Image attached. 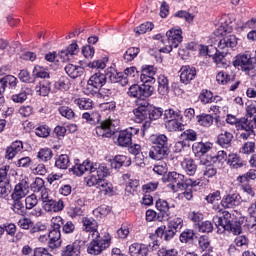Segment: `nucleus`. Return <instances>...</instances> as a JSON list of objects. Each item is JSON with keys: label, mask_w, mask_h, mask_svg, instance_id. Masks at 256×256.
Returning <instances> with one entry per match:
<instances>
[{"label": "nucleus", "mask_w": 256, "mask_h": 256, "mask_svg": "<svg viewBox=\"0 0 256 256\" xmlns=\"http://www.w3.org/2000/svg\"><path fill=\"white\" fill-rule=\"evenodd\" d=\"M71 171L78 177L83 176V174L89 171L90 175L85 178L87 187H96V189H99L104 195L113 193V185L105 181V177H109L110 175L107 165L85 160L83 163L73 166Z\"/></svg>", "instance_id": "nucleus-1"}, {"label": "nucleus", "mask_w": 256, "mask_h": 256, "mask_svg": "<svg viewBox=\"0 0 256 256\" xmlns=\"http://www.w3.org/2000/svg\"><path fill=\"white\" fill-rule=\"evenodd\" d=\"M152 146L149 150V157L154 161H161L169 157V138L165 134H154L150 136Z\"/></svg>", "instance_id": "nucleus-2"}, {"label": "nucleus", "mask_w": 256, "mask_h": 256, "mask_svg": "<svg viewBox=\"0 0 256 256\" xmlns=\"http://www.w3.org/2000/svg\"><path fill=\"white\" fill-rule=\"evenodd\" d=\"M212 221L217 227L219 235H223L225 231H229L234 235H241V226L233 224V215L229 211L222 212V216H214Z\"/></svg>", "instance_id": "nucleus-3"}, {"label": "nucleus", "mask_w": 256, "mask_h": 256, "mask_svg": "<svg viewBox=\"0 0 256 256\" xmlns=\"http://www.w3.org/2000/svg\"><path fill=\"white\" fill-rule=\"evenodd\" d=\"M105 83H107V76L103 73H95L90 76L89 80L87 81V85L84 87L85 95H92L95 97L99 93V89L104 87Z\"/></svg>", "instance_id": "nucleus-4"}, {"label": "nucleus", "mask_w": 256, "mask_h": 256, "mask_svg": "<svg viewBox=\"0 0 256 256\" xmlns=\"http://www.w3.org/2000/svg\"><path fill=\"white\" fill-rule=\"evenodd\" d=\"M90 237L92 241L90 242L87 249L90 255H100V253H103L105 249H109V246L111 245V237H109V235L101 237V234H98V237Z\"/></svg>", "instance_id": "nucleus-5"}, {"label": "nucleus", "mask_w": 256, "mask_h": 256, "mask_svg": "<svg viewBox=\"0 0 256 256\" xmlns=\"http://www.w3.org/2000/svg\"><path fill=\"white\" fill-rule=\"evenodd\" d=\"M90 237L92 241L90 242L87 249L90 255H100V253H103L105 249H109V246L111 245V237H109V235L101 237V234H98V237Z\"/></svg>", "instance_id": "nucleus-6"}, {"label": "nucleus", "mask_w": 256, "mask_h": 256, "mask_svg": "<svg viewBox=\"0 0 256 256\" xmlns=\"http://www.w3.org/2000/svg\"><path fill=\"white\" fill-rule=\"evenodd\" d=\"M233 65L234 67H238L241 71L248 73V71L255 69L256 57H253L249 52L238 54L233 61Z\"/></svg>", "instance_id": "nucleus-7"}, {"label": "nucleus", "mask_w": 256, "mask_h": 256, "mask_svg": "<svg viewBox=\"0 0 256 256\" xmlns=\"http://www.w3.org/2000/svg\"><path fill=\"white\" fill-rule=\"evenodd\" d=\"M168 39V46L160 49L161 53H171L173 49H177L179 44L183 41V31L181 29L172 28L166 32Z\"/></svg>", "instance_id": "nucleus-8"}, {"label": "nucleus", "mask_w": 256, "mask_h": 256, "mask_svg": "<svg viewBox=\"0 0 256 256\" xmlns=\"http://www.w3.org/2000/svg\"><path fill=\"white\" fill-rule=\"evenodd\" d=\"M43 208L48 212L57 213L59 211H63L65 205L63 204V200L55 201L53 198L49 197V194L44 192L41 196Z\"/></svg>", "instance_id": "nucleus-9"}, {"label": "nucleus", "mask_w": 256, "mask_h": 256, "mask_svg": "<svg viewBox=\"0 0 256 256\" xmlns=\"http://www.w3.org/2000/svg\"><path fill=\"white\" fill-rule=\"evenodd\" d=\"M242 127L251 131V129H256V107L250 104L246 108V116L241 118Z\"/></svg>", "instance_id": "nucleus-10"}, {"label": "nucleus", "mask_w": 256, "mask_h": 256, "mask_svg": "<svg viewBox=\"0 0 256 256\" xmlns=\"http://www.w3.org/2000/svg\"><path fill=\"white\" fill-rule=\"evenodd\" d=\"M168 187L176 193V191H179V189H185V175L179 174L177 172H170L168 174Z\"/></svg>", "instance_id": "nucleus-11"}, {"label": "nucleus", "mask_w": 256, "mask_h": 256, "mask_svg": "<svg viewBox=\"0 0 256 256\" xmlns=\"http://www.w3.org/2000/svg\"><path fill=\"white\" fill-rule=\"evenodd\" d=\"M117 131V128H115V124H113V121L106 120L101 123L100 126H97L95 129L96 135L98 137H106L110 138L115 135V132Z\"/></svg>", "instance_id": "nucleus-12"}, {"label": "nucleus", "mask_w": 256, "mask_h": 256, "mask_svg": "<svg viewBox=\"0 0 256 256\" xmlns=\"http://www.w3.org/2000/svg\"><path fill=\"white\" fill-rule=\"evenodd\" d=\"M27 195H29V182H27V180H22L15 185L11 198L24 199Z\"/></svg>", "instance_id": "nucleus-13"}, {"label": "nucleus", "mask_w": 256, "mask_h": 256, "mask_svg": "<svg viewBox=\"0 0 256 256\" xmlns=\"http://www.w3.org/2000/svg\"><path fill=\"white\" fill-rule=\"evenodd\" d=\"M156 209L159 211L158 219L159 221H169V216L171 211L169 210V203L166 200L158 199L156 201Z\"/></svg>", "instance_id": "nucleus-14"}, {"label": "nucleus", "mask_w": 256, "mask_h": 256, "mask_svg": "<svg viewBox=\"0 0 256 256\" xmlns=\"http://www.w3.org/2000/svg\"><path fill=\"white\" fill-rule=\"evenodd\" d=\"M79 53V45H77V42H73L70 44L66 49L61 50L59 52V57L61 63H67L73 55H77Z\"/></svg>", "instance_id": "nucleus-15"}, {"label": "nucleus", "mask_w": 256, "mask_h": 256, "mask_svg": "<svg viewBox=\"0 0 256 256\" xmlns=\"http://www.w3.org/2000/svg\"><path fill=\"white\" fill-rule=\"evenodd\" d=\"M84 230H86L87 233H90V237H99V224L97 221L93 218L84 217L82 219Z\"/></svg>", "instance_id": "nucleus-16"}, {"label": "nucleus", "mask_w": 256, "mask_h": 256, "mask_svg": "<svg viewBox=\"0 0 256 256\" xmlns=\"http://www.w3.org/2000/svg\"><path fill=\"white\" fill-rule=\"evenodd\" d=\"M148 121L144 122L142 125V130L147 131L149 127H151V122L152 121H157L163 115V110L161 108H155L153 106H150L148 108Z\"/></svg>", "instance_id": "nucleus-17"}, {"label": "nucleus", "mask_w": 256, "mask_h": 256, "mask_svg": "<svg viewBox=\"0 0 256 256\" xmlns=\"http://www.w3.org/2000/svg\"><path fill=\"white\" fill-rule=\"evenodd\" d=\"M197 75V70L191 66H182L180 69V80L181 83H189L193 81Z\"/></svg>", "instance_id": "nucleus-18"}, {"label": "nucleus", "mask_w": 256, "mask_h": 256, "mask_svg": "<svg viewBox=\"0 0 256 256\" xmlns=\"http://www.w3.org/2000/svg\"><path fill=\"white\" fill-rule=\"evenodd\" d=\"M81 255V241L76 240L72 244L62 249V256H79Z\"/></svg>", "instance_id": "nucleus-19"}, {"label": "nucleus", "mask_w": 256, "mask_h": 256, "mask_svg": "<svg viewBox=\"0 0 256 256\" xmlns=\"http://www.w3.org/2000/svg\"><path fill=\"white\" fill-rule=\"evenodd\" d=\"M233 47H237V37L235 35L225 36L218 43V49L221 51H227V49H233Z\"/></svg>", "instance_id": "nucleus-20"}, {"label": "nucleus", "mask_w": 256, "mask_h": 256, "mask_svg": "<svg viewBox=\"0 0 256 256\" xmlns=\"http://www.w3.org/2000/svg\"><path fill=\"white\" fill-rule=\"evenodd\" d=\"M212 147H213V144L209 142H206V143L197 142L193 144L192 151L196 155V157H203L205 153H208L209 151H211Z\"/></svg>", "instance_id": "nucleus-21"}, {"label": "nucleus", "mask_w": 256, "mask_h": 256, "mask_svg": "<svg viewBox=\"0 0 256 256\" xmlns=\"http://www.w3.org/2000/svg\"><path fill=\"white\" fill-rule=\"evenodd\" d=\"M21 151H23V142L15 141L7 147L5 158L9 160L14 159L15 155H17V153H21Z\"/></svg>", "instance_id": "nucleus-22"}, {"label": "nucleus", "mask_w": 256, "mask_h": 256, "mask_svg": "<svg viewBox=\"0 0 256 256\" xmlns=\"http://www.w3.org/2000/svg\"><path fill=\"white\" fill-rule=\"evenodd\" d=\"M130 256H147L149 249L145 244L134 243L129 247Z\"/></svg>", "instance_id": "nucleus-23"}, {"label": "nucleus", "mask_w": 256, "mask_h": 256, "mask_svg": "<svg viewBox=\"0 0 256 256\" xmlns=\"http://www.w3.org/2000/svg\"><path fill=\"white\" fill-rule=\"evenodd\" d=\"M200 165H202V169H203V175L204 177H215V175H217V168H215V166H213V164H211V162H209V160H205V159H201L200 160Z\"/></svg>", "instance_id": "nucleus-24"}, {"label": "nucleus", "mask_w": 256, "mask_h": 256, "mask_svg": "<svg viewBox=\"0 0 256 256\" xmlns=\"http://www.w3.org/2000/svg\"><path fill=\"white\" fill-rule=\"evenodd\" d=\"M131 165V158L125 155L115 156L113 161L111 162V166L114 169H121V167H129Z\"/></svg>", "instance_id": "nucleus-25"}, {"label": "nucleus", "mask_w": 256, "mask_h": 256, "mask_svg": "<svg viewBox=\"0 0 256 256\" xmlns=\"http://www.w3.org/2000/svg\"><path fill=\"white\" fill-rule=\"evenodd\" d=\"M51 83L46 80H41L36 86H35V92L37 95H40L41 97H47L49 93L51 92Z\"/></svg>", "instance_id": "nucleus-26"}, {"label": "nucleus", "mask_w": 256, "mask_h": 256, "mask_svg": "<svg viewBox=\"0 0 256 256\" xmlns=\"http://www.w3.org/2000/svg\"><path fill=\"white\" fill-rule=\"evenodd\" d=\"M2 81L4 82V85L9 88L11 93H16L19 89V86L17 85L19 80L13 75H7L3 77Z\"/></svg>", "instance_id": "nucleus-27"}, {"label": "nucleus", "mask_w": 256, "mask_h": 256, "mask_svg": "<svg viewBox=\"0 0 256 256\" xmlns=\"http://www.w3.org/2000/svg\"><path fill=\"white\" fill-rule=\"evenodd\" d=\"M132 137L133 132H129V130H123L119 132L118 145H120V147H127L131 145Z\"/></svg>", "instance_id": "nucleus-28"}, {"label": "nucleus", "mask_w": 256, "mask_h": 256, "mask_svg": "<svg viewBox=\"0 0 256 256\" xmlns=\"http://www.w3.org/2000/svg\"><path fill=\"white\" fill-rule=\"evenodd\" d=\"M181 167L187 173V175H195L197 173V164L193 159H184L181 162Z\"/></svg>", "instance_id": "nucleus-29"}, {"label": "nucleus", "mask_w": 256, "mask_h": 256, "mask_svg": "<svg viewBox=\"0 0 256 256\" xmlns=\"http://www.w3.org/2000/svg\"><path fill=\"white\" fill-rule=\"evenodd\" d=\"M48 247L50 249H59L61 247V232H49Z\"/></svg>", "instance_id": "nucleus-30"}, {"label": "nucleus", "mask_w": 256, "mask_h": 256, "mask_svg": "<svg viewBox=\"0 0 256 256\" xmlns=\"http://www.w3.org/2000/svg\"><path fill=\"white\" fill-rule=\"evenodd\" d=\"M65 71L72 79H77V77H81V75H83V67L75 66L73 64L66 65Z\"/></svg>", "instance_id": "nucleus-31"}, {"label": "nucleus", "mask_w": 256, "mask_h": 256, "mask_svg": "<svg viewBox=\"0 0 256 256\" xmlns=\"http://www.w3.org/2000/svg\"><path fill=\"white\" fill-rule=\"evenodd\" d=\"M231 141H233V134L230 132L225 131L218 136V144L225 149L231 147Z\"/></svg>", "instance_id": "nucleus-32"}, {"label": "nucleus", "mask_w": 256, "mask_h": 256, "mask_svg": "<svg viewBox=\"0 0 256 256\" xmlns=\"http://www.w3.org/2000/svg\"><path fill=\"white\" fill-rule=\"evenodd\" d=\"M196 121L201 127H211L213 125V121H215V118H213L212 115L202 113L198 116H196Z\"/></svg>", "instance_id": "nucleus-33"}, {"label": "nucleus", "mask_w": 256, "mask_h": 256, "mask_svg": "<svg viewBox=\"0 0 256 256\" xmlns=\"http://www.w3.org/2000/svg\"><path fill=\"white\" fill-rule=\"evenodd\" d=\"M166 128L168 131H185V125L179 120V118H176L174 120H167L166 121Z\"/></svg>", "instance_id": "nucleus-34"}, {"label": "nucleus", "mask_w": 256, "mask_h": 256, "mask_svg": "<svg viewBox=\"0 0 256 256\" xmlns=\"http://www.w3.org/2000/svg\"><path fill=\"white\" fill-rule=\"evenodd\" d=\"M158 93L160 95H167L169 93V80L165 75L158 77Z\"/></svg>", "instance_id": "nucleus-35"}, {"label": "nucleus", "mask_w": 256, "mask_h": 256, "mask_svg": "<svg viewBox=\"0 0 256 256\" xmlns=\"http://www.w3.org/2000/svg\"><path fill=\"white\" fill-rule=\"evenodd\" d=\"M227 53H229V50H222L219 51L217 50L213 59H214V63H216V65H218V67H228L229 65L227 64V61H225V55H227Z\"/></svg>", "instance_id": "nucleus-36"}, {"label": "nucleus", "mask_w": 256, "mask_h": 256, "mask_svg": "<svg viewBox=\"0 0 256 256\" xmlns=\"http://www.w3.org/2000/svg\"><path fill=\"white\" fill-rule=\"evenodd\" d=\"M216 81L220 85H227V83L231 81H235V74L233 73L229 74L225 71H221L216 75Z\"/></svg>", "instance_id": "nucleus-37"}, {"label": "nucleus", "mask_w": 256, "mask_h": 256, "mask_svg": "<svg viewBox=\"0 0 256 256\" xmlns=\"http://www.w3.org/2000/svg\"><path fill=\"white\" fill-rule=\"evenodd\" d=\"M135 123H146L149 119L148 111L143 108H136L133 111Z\"/></svg>", "instance_id": "nucleus-38"}, {"label": "nucleus", "mask_w": 256, "mask_h": 256, "mask_svg": "<svg viewBox=\"0 0 256 256\" xmlns=\"http://www.w3.org/2000/svg\"><path fill=\"white\" fill-rule=\"evenodd\" d=\"M237 195H227L224 197L221 201L222 206H224L226 209H233V207L237 206Z\"/></svg>", "instance_id": "nucleus-39"}, {"label": "nucleus", "mask_w": 256, "mask_h": 256, "mask_svg": "<svg viewBox=\"0 0 256 256\" xmlns=\"http://www.w3.org/2000/svg\"><path fill=\"white\" fill-rule=\"evenodd\" d=\"M63 218L56 216L51 219V230L50 233H61V227H63Z\"/></svg>", "instance_id": "nucleus-40"}, {"label": "nucleus", "mask_w": 256, "mask_h": 256, "mask_svg": "<svg viewBox=\"0 0 256 256\" xmlns=\"http://www.w3.org/2000/svg\"><path fill=\"white\" fill-rule=\"evenodd\" d=\"M75 105H77V107H79V109L82 110H89V109H93V101H91V99H87V98H78L74 100Z\"/></svg>", "instance_id": "nucleus-41"}, {"label": "nucleus", "mask_w": 256, "mask_h": 256, "mask_svg": "<svg viewBox=\"0 0 256 256\" xmlns=\"http://www.w3.org/2000/svg\"><path fill=\"white\" fill-rule=\"evenodd\" d=\"M22 198H12L13 205L12 209L17 215H25V205H23Z\"/></svg>", "instance_id": "nucleus-42"}, {"label": "nucleus", "mask_w": 256, "mask_h": 256, "mask_svg": "<svg viewBox=\"0 0 256 256\" xmlns=\"http://www.w3.org/2000/svg\"><path fill=\"white\" fill-rule=\"evenodd\" d=\"M155 25L151 22H146L144 24H141L140 26L136 27L134 29V32L136 35H145V33H149V31H153V28Z\"/></svg>", "instance_id": "nucleus-43"}, {"label": "nucleus", "mask_w": 256, "mask_h": 256, "mask_svg": "<svg viewBox=\"0 0 256 256\" xmlns=\"http://www.w3.org/2000/svg\"><path fill=\"white\" fill-rule=\"evenodd\" d=\"M54 87L59 91H68L69 87H71V82L69 81V78L62 77L55 82Z\"/></svg>", "instance_id": "nucleus-44"}, {"label": "nucleus", "mask_w": 256, "mask_h": 256, "mask_svg": "<svg viewBox=\"0 0 256 256\" xmlns=\"http://www.w3.org/2000/svg\"><path fill=\"white\" fill-rule=\"evenodd\" d=\"M153 83H143L140 85V94L141 97H151L153 95V92L155 91V88L152 86Z\"/></svg>", "instance_id": "nucleus-45"}, {"label": "nucleus", "mask_w": 256, "mask_h": 256, "mask_svg": "<svg viewBox=\"0 0 256 256\" xmlns=\"http://www.w3.org/2000/svg\"><path fill=\"white\" fill-rule=\"evenodd\" d=\"M168 229H172L174 232L178 233L183 229V218H174L168 222Z\"/></svg>", "instance_id": "nucleus-46"}, {"label": "nucleus", "mask_w": 256, "mask_h": 256, "mask_svg": "<svg viewBox=\"0 0 256 256\" xmlns=\"http://www.w3.org/2000/svg\"><path fill=\"white\" fill-rule=\"evenodd\" d=\"M227 161L230 164V167H233V169H239L244 165L243 161L239 158V156H237V154L228 155Z\"/></svg>", "instance_id": "nucleus-47"}, {"label": "nucleus", "mask_w": 256, "mask_h": 256, "mask_svg": "<svg viewBox=\"0 0 256 256\" xmlns=\"http://www.w3.org/2000/svg\"><path fill=\"white\" fill-rule=\"evenodd\" d=\"M69 163V156L67 154H62L56 160L55 166L58 169H67L69 167Z\"/></svg>", "instance_id": "nucleus-48"}, {"label": "nucleus", "mask_w": 256, "mask_h": 256, "mask_svg": "<svg viewBox=\"0 0 256 256\" xmlns=\"http://www.w3.org/2000/svg\"><path fill=\"white\" fill-rule=\"evenodd\" d=\"M82 119H85V121H87V123L90 125H95V123H99L101 116L99 113L90 114L89 112H85L82 114Z\"/></svg>", "instance_id": "nucleus-49"}, {"label": "nucleus", "mask_w": 256, "mask_h": 256, "mask_svg": "<svg viewBox=\"0 0 256 256\" xmlns=\"http://www.w3.org/2000/svg\"><path fill=\"white\" fill-rule=\"evenodd\" d=\"M32 189H34V192L39 193L41 191V196L43 193H47V190L45 189V181L41 178H36L34 183L32 184Z\"/></svg>", "instance_id": "nucleus-50"}, {"label": "nucleus", "mask_w": 256, "mask_h": 256, "mask_svg": "<svg viewBox=\"0 0 256 256\" xmlns=\"http://www.w3.org/2000/svg\"><path fill=\"white\" fill-rule=\"evenodd\" d=\"M33 73L36 77L40 79H49V71H47V69L43 66H35Z\"/></svg>", "instance_id": "nucleus-51"}, {"label": "nucleus", "mask_w": 256, "mask_h": 256, "mask_svg": "<svg viewBox=\"0 0 256 256\" xmlns=\"http://www.w3.org/2000/svg\"><path fill=\"white\" fill-rule=\"evenodd\" d=\"M38 159H41V161H51L53 159V151L49 148H42L38 152Z\"/></svg>", "instance_id": "nucleus-52"}, {"label": "nucleus", "mask_w": 256, "mask_h": 256, "mask_svg": "<svg viewBox=\"0 0 256 256\" xmlns=\"http://www.w3.org/2000/svg\"><path fill=\"white\" fill-rule=\"evenodd\" d=\"M195 237V232L191 229H186L180 234L181 243H189V241H193Z\"/></svg>", "instance_id": "nucleus-53"}, {"label": "nucleus", "mask_w": 256, "mask_h": 256, "mask_svg": "<svg viewBox=\"0 0 256 256\" xmlns=\"http://www.w3.org/2000/svg\"><path fill=\"white\" fill-rule=\"evenodd\" d=\"M164 116L167 121H173L175 119H180L181 118V113L179 110H174V109H167L164 111Z\"/></svg>", "instance_id": "nucleus-54"}, {"label": "nucleus", "mask_w": 256, "mask_h": 256, "mask_svg": "<svg viewBox=\"0 0 256 256\" xmlns=\"http://www.w3.org/2000/svg\"><path fill=\"white\" fill-rule=\"evenodd\" d=\"M11 100L14 103H25L27 101V91L22 90L19 93H15L12 95Z\"/></svg>", "instance_id": "nucleus-55"}, {"label": "nucleus", "mask_w": 256, "mask_h": 256, "mask_svg": "<svg viewBox=\"0 0 256 256\" xmlns=\"http://www.w3.org/2000/svg\"><path fill=\"white\" fill-rule=\"evenodd\" d=\"M199 99L204 105H207V103H213V93L208 90H203Z\"/></svg>", "instance_id": "nucleus-56"}, {"label": "nucleus", "mask_w": 256, "mask_h": 256, "mask_svg": "<svg viewBox=\"0 0 256 256\" xmlns=\"http://www.w3.org/2000/svg\"><path fill=\"white\" fill-rule=\"evenodd\" d=\"M137 55H139V48L132 47L125 52L123 57L125 61H133Z\"/></svg>", "instance_id": "nucleus-57"}, {"label": "nucleus", "mask_w": 256, "mask_h": 256, "mask_svg": "<svg viewBox=\"0 0 256 256\" xmlns=\"http://www.w3.org/2000/svg\"><path fill=\"white\" fill-rule=\"evenodd\" d=\"M89 69H105L107 67V60H96L87 64Z\"/></svg>", "instance_id": "nucleus-58"}, {"label": "nucleus", "mask_w": 256, "mask_h": 256, "mask_svg": "<svg viewBox=\"0 0 256 256\" xmlns=\"http://www.w3.org/2000/svg\"><path fill=\"white\" fill-rule=\"evenodd\" d=\"M129 97H134L136 99H141V86L134 84L130 86L128 90Z\"/></svg>", "instance_id": "nucleus-59"}, {"label": "nucleus", "mask_w": 256, "mask_h": 256, "mask_svg": "<svg viewBox=\"0 0 256 256\" xmlns=\"http://www.w3.org/2000/svg\"><path fill=\"white\" fill-rule=\"evenodd\" d=\"M37 203H39V200L35 194H31L25 199L26 209H33V207H36Z\"/></svg>", "instance_id": "nucleus-60"}, {"label": "nucleus", "mask_w": 256, "mask_h": 256, "mask_svg": "<svg viewBox=\"0 0 256 256\" xmlns=\"http://www.w3.org/2000/svg\"><path fill=\"white\" fill-rule=\"evenodd\" d=\"M181 137L185 141H197V132L193 129H188L181 134Z\"/></svg>", "instance_id": "nucleus-61"}, {"label": "nucleus", "mask_w": 256, "mask_h": 256, "mask_svg": "<svg viewBox=\"0 0 256 256\" xmlns=\"http://www.w3.org/2000/svg\"><path fill=\"white\" fill-rule=\"evenodd\" d=\"M59 113L62 115V117H65L66 119H73L75 117V112L67 106H62L59 108Z\"/></svg>", "instance_id": "nucleus-62"}, {"label": "nucleus", "mask_w": 256, "mask_h": 256, "mask_svg": "<svg viewBox=\"0 0 256 256\" xmlns=\"http://www.w3.org/2000/svg\"><path fill=\"white\" fill-rule=\"evenodd\" d=\"M18 227L25 230L31 229L33 227V221L30 218L23 217L18 221Z\"/></svg>", "instance_id": "nucleus-63"}, {"label": "nucleus", "mask_w": 256, "mask_h": 256, "mask_svg": "<svg viewBox=\"0 0 256 256\" xmlns=\"http://www.w3.org/2000/svg\"><path fill=\"white\" fill-rule=\"evenodd\" d=\"M200 233H211L213 231V223L204 221L199 224Z\"/></svg>", "instance_id": "nucleus-64"}]
</instances>
